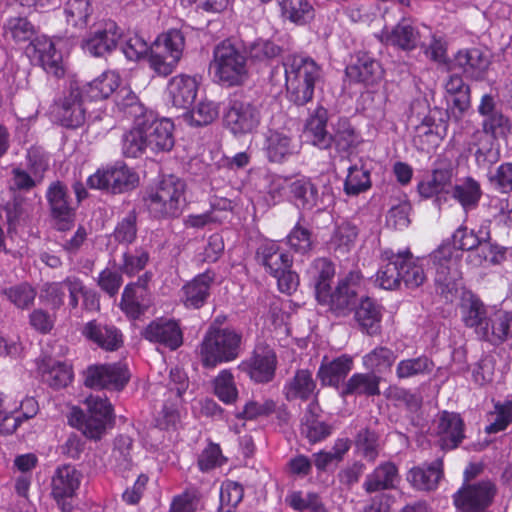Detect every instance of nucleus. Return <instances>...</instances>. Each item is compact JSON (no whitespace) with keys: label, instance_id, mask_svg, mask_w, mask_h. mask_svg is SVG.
<instances>
[{"label":"nucleus","instance_id":"f257e3e1","mask_svg":"<svg viewBox=\"0 0 512 512\" xmlns=\"http://www.w3.org/2000/svg\"><path fill=\"white\" fill-rule=\"evenodd\" d=\"M489 231L481 227L478 231L460 226L451 240H444L427 257H414L408 249L399 251L402 281L408 288L421 286L427 279L425 266L431 264L434 280L441 294L457 293L461 279L460 261L462 253L468 251L466 262L472 268L499 265L506 259L507 249L489 242Z\"/></svg>","mask_w":512,"mask_h":512},{"label":"nucleus","instance_id":"f03ea898","mask_svg":"<svg viewBox=\"0 0 512 512\" xmlns=\"http://www.w3.org/2000/svg\"><path fill=\"white\" fill-rule=\"evenodd\" d=\"M334 276V265L324 258L313 261L306 271V277L314 288L317 301L328 306L336 315H346L354 307L362 289V276L359 271H351L338 280L336 289L332 292L331 283Z\"/></svg>","mask_w":512,"mask_h":512},{"label":"nucleus","instance_id":"7ed1b4c3","mask_svg":"<svg viewBox=\"0 0 512 512\" xmlns=\"http://www.w3.org/2000/svg\"><path fill=\"white\" fill-rule=\"evenodd\" d=\"M284 68L289 99L297 105L309 102L321 76L320 67L309 57L291 55L285 59Z\"/></svg>","mask_w":512,"mask_h":512},{"label":"nucleus","instance_id":"20e7f679","mask_svg":"<svg viewBox=\"0 0 512 512\" xmlns=\"http://www.w3.org/2000/svg\"><path fill=\"white\" fill-rule=\"evenodd\" d=\"M241 342L242 335L233 329L210 327L200 346L203 365L215 367L235 360L240 354Z\"/></svg>","mask_w":512,"mask_h":512},{"label":"nucleus","instance_id":"39448f33","mask_svg":"<svg viewBox=\"0 0 512 512\" xmlns=\"http://www.w3.org/2000/svg\"><path fill=\"white\" fill-rule=\"evenodd\" d=\"M210 73L213 79L222 86L241 85L249 76L247 58L235 46L223 42L214 50Z\"/></svg>","mask_w":512,"mask_h":512},{"label":"nucleus","instance_id":"423d86ee","mask_svg":"<svg viewBox=\"0 0 512 512\" xmlns=\"http://www.w3.org/2000/svg\"><path fill=\"white\" fill-rule=\"evenodd\" d=\"M185 191L186 184L183 180L167 175L148 192L145 202L156 217H177L186 205Z\"/></svg>","mask_w":512,"mask_h":512},{"label":"nucleus","instance_id":"0eeeda50","mask_svg":"<svg viewBox=\"0 0 512 512\" xmlns=\"http://www.w3.org/2000/svg\"><path fill=\"white\" fill-rule=\"evenodd\" d=\"M86 411L73 408L69 423L81 429L85 436L91 439H100L106 429L113 424L114 414L111 403L107 398L99 395H90L85 400Z\"/></svg>","mask_w":512,"mask_h":512},{"label":"nucleus","instance_id":"6e6552de","mask_svg":"<svg viewBox=\"0 0 512 512\" xmlns=\"http://www.w3.org/2000/svg\"><path fill=\"white\" fill-rule=\"evenodd\" d=\"M272 190L278 193L279 197L288 195L298 208L307 211H321L333 202L331 194L323 192L319 195L317 188L306 177H279L275 179Z\"/></svg>","mask_w":512,"mask_h":512},{"label":"nucleus","instance_id":"1a4fd4ad","mask_svg":"<svg viewBox=\"0 0 512 512\" xmlns=\"http://www.w3.org/2000/svg\"><path fill=\"white\" fill-rule=\"evenodd\" d=\"M185 39L181 31L170 29L158 35L151 47L149 65L158 75L171 74L182 58Z\"/></svg>","mask_w":512,"mask_h":512},{"label":"nucleus","instance_id":"9d476101","mask_svg":"<svg viewBox=\"0 0 512 512\" xmlns=\"http://www.w3.org/2000/svg\"><path fill=\"white\" fill-rule=\"evenodd\" d=\"M224 124L235 136L254 132L261 122L259 109L242 96L230 98L224 111Z\"/></svg>","mask_w":512,"mask_h":512},{"label":"nucleus","instance_id":"9b49d317","mask_svg":"<svg viewBox=\"0 0 512 512\" xmlns=\"http://www.w3.org/2000/svg\"><path fill=\"white\" fill-rule=\"evenodd\" d=\"M138 182V174L120 161L98 169L87 180L90 188L107 190L112 193L131 190L137 186Z\"/></svg>","mask_w":512,"mask_h":512},{"label":"nucleus","instance_id":"f8f14e48","mask_svg":"<svg viewBox=\"0 0 512 512\" xmlns=\"http://www.w3.org/2000/svg\"><path fill=\"white\" fill-rule=\"evenodd\" d=\"M61 44L60 39L53 40L45 35H38L26 47V54L37 62L47 74L60 78L66 70L60 50Z\"/></svg>","mask_w":512,"mask_h":512},{"label":"nucleus","instance_id":"ddd939ff","mask_svg":"<svg viewBox=\"0 0 512 512\" xmlns=\"http://www.w3.org/2000/svg\"><path fill=\"white\" fill-rule=\"evenodd\" d=\"M437 110H431L421 119L411 117L409 122L413 127L412 141L421 151H429L436 147L447 132V123L442 119L437 121Z\"/></svg>","mask_w":512,"mask_h":512},{"label":"nucleus","instance_id":"4468645a","mask_svg":"<svg viewBox=\"0 0 512 512\" xmlns=\"http://www.w3.org/2000/svg\"><path fill=\"white\" fill-rule=\"evenodd\" d=\"M121 38L119 27L113 21L96 24L83 38V51L94 57H102L111 53Z\"/></svg>","mask_w":512,"mask_h":512},{"label":"nucleus","instance_id":"2eb2a0df","mask_svg":"<svg viewBox=\"0 0 512 512\" xmlns=\"http://www.w3.org/2000/svg\"><path fill=\"white\" fill-rule=\"evenodd\" d=\"M454 294H456L455 291H453L452 294H448V300L452 301ZM457 294H459L460 297L459 303L457 304V313L460 316L463 325L472 329L476 337L479 339L481 335L480 330L484 329L491 312L488 311L479 297L471 291L458 290Z\"/></svg>","mask_w":512,"mask_h":512},{"label":"nucleus","instance_id":"dca6fc26","mask_svg":"<svg viewBox=\"0 0 512 512\" xmlns=\"http://www.w3.org/2000/svg\"><path fill=\"white\" fill-rule=\"evenodd\" d=\"M276 367L277 357L274 350L262 345L256 346L251 356L238 365V369L255 383L270 382L274 378Z\"/></svg>","mask_w":512,"mask_h":512},{"label":"nucleus","instance_id":"f3484780","mask_svg":"<svg viewBox=\"0 0 512 512\" xmlns=\"http://www.w3.org/2000/svg\"><path fill=\"white\" fill-rule=\"evenodd\" d=\"M84 375L87 387L117 391L124 388L130 377L127 367L120 363L92 365Z\"/></svg>","mask_w":512,"mask_h":512},{"label":"nucleus","instance_id":"a211bd4d","mask_svg":"<svg viewBox=\"0 0 512 512\" xmlns=\"http://www.w3.org/2000/svg\"><path fill=\"white\" fill-rule=\"evenodd\" d=\"M90 101L81 89L78 81H72L67 94L64 95L61 103L57 107V118L61 124L69 128L81 126L86 119L85 104Z\"/></svg>","mask_w":512,"mask_h":512},{"label":"nucleus","instance_id":"6ab92c4d","mask_svg":"<svg viewBox=\"0 0 512 512\" xmlns=\"http://www.w3.org/2000/svg\"><path fill=\"white\" fill-rule=\"evenodd\" d=\"M455 176L456 172L453 164L448 161L439 160L431 175L419 182L418 192L423 198L437 197L438 200L446 199L452 188Z\"/></svg>","mask_w":512,"mask_h":512},{"label":"nucleus","instance_id":"aec40b11","mask_svg":"<svg viewBox=\"0 0 512 512\" xmlns=\"http://www.w3.org/2000/svg\"><path fill=\"white\" fill-rule=\"evenodd\" d=\"M171 387L168 391V398L163 404L161 414L157 419V424L161 428H168L175 425L180 419V405L182 395L188 387V380L183 371L172 369L170 371Z\"/></svg>","mask_w":512,"mask_h":512},{"label":"nucleus","instance_id":"412c9836","mask_svg":"<svg viewBox=\"0 0 512 512\" xmlns=\"http://www.w3.org/2000/svg\"><path fill=\"white\" fill-rule=\"evenodd\" d=\"M82 475L73 466L64 465L58 468L52 478V495L62 512H71L70 500L79 489Z\"/></svg>","mask_w":512,"mask_h":512},{"label":"nucleus","instance_id":"4be33fe9","mask_svg":"<svg viewBox=\"0 0 512 512\" xmlns=\"http://www.w3.org/2000/svg\"><path fill=\"white\" fill-rule=\"evenodd\" d=\"M263 150L271 162L281 163L297 154L300 144L286 128L268 129L264 135Z\"/></svg>","mask_w":512,"mask_h":512},{"label":"nucleus","instance_id":"5701e85b","mask_svg":"<svg viewBox=\"0 0 512 512\" xmlns=\"http://www.w3.org/2000/svg\"><path fill=\"white\" fill-rule=\"evenodd\" d=\"M142 122L145 123L147 144L152 152H164L172 149L174 146V124L170 119H157L150 111L142 117Z\"/></svg>","mask_w":512,"mask_h":512},{"label":"nucleus","instance_id":"b1692460","mask_svg":"<svg viewBox=\"0 0 512 512\" xmlns=\"http://www.w3.org/2000/svg\"><path fill=\"white\" fill-rule=\"evenodd\" d=\"M150 275L145 273L137 282L128 284L122 294L120 308L127 317L139 318L150 306L151 297L147 289Z\"/></svg>","mask_w":512,"mask_h":512},{"label":"nucleus","instance_id":"393cba45","mask_svg":"<svg viewBox=\"0 0 512 512\" xmlns=\"http://www.w3.org/2000/svg\"><path fill=\"white\" fill-rule=\"evenodd\" d=\"M495 486L490 481H481L474 485H468L460 489L454 495L455 506L464 511L471 512L484 509L491 504L495 496Z\"/></svg>","mask_w":512,"mask_h":512},{"label":"nucleus","instance_id":"a878e982","mask_svg":"<svg viewBox=\"0 0 512 512\" xmlns=\"http://www.w3.org/2000/svg\"><path fill=\"white\" fill-rule=\"evenodd\" d=\"M447 114L459 121L471 106L470 89L459 76H451L445 84Z\"/></svg>","mask_w":512,"mask_h":512},{"label":"nucleus","instance_id":"bb28decb","mask_svg":"<svg viewBox=\"0 0 512 512\" xmlns=\"http://www.w3.org/2000/svg\"><path fill=\"white\" fill-rule=\"evenodd\" d=\"M198 89L199 82L195 77L178 74L169 80L166 96L173 106L187 109L195 101Z\"/></svg>","mask_w":512,"mask_h":512},{"label":"nucleus","instance_id":"cd10ccee","mask_svg":"<svg viewBox=\"0 0 512 512\" xmlns=\"http://www.w3.org/2000/svg\"><path fill=\"white\" fill-rule=\"evenodd\" d=\"M51 213L59 230L69 229L74 221V208L67 199V191L61 183H53L47 191Z\"/></svg>","mask_w":512,"mask_h":512},{"label":"nucleus","instance_id":"c85d7f7f","mask_svg":"<svg viewBox=\"0 0 512 512\" xmlns=\"http://www.w3.org/2000/svg\"><path fill=\"white\" fill-rule=\"evenodd\" d=\"M481 331L480 340L500 345L512 337V311L496 310L490 313Z\"/></svg>","mask_w":512,"mask_h":512},{"label":"nucleus","instance_id":"c756f323","mask_svg":"<svg viewBox=\"0 0 512 512\" xmlns=\"http://www.w3.org/2000/svg\"><path fill=\"white\" fill-rule=\"evenodd\" d=\"M422 33L416 30L410 23L403 20L392 28L385 27L378 34V39L386 44L403 50L416 48Z\"/></svg>","mask_w":512,"mask_h":512},{"label":"nucleus","instance_id":"7c9ffc66","mask_svg":"<svg viewBox=\"0 0 512 512\" xmlns=\"http://www.w3.org/2000/svg\"><path fill=\"white\" fill-rule=\"evenodd\" d=\"M347 76L367 85L379 81L383 77L380 63L366 52H358L355 60L346 67Z\"/></svg>","mask_w":512,"mask_h":512},{"label":"nucleus","instance_id":"2f4dec72","mask_svg":"<svg viewBox=\"0 0 512 512\" xmlns=\"http://www.w3.org/2000/svg\"><path fill=\"white\" fill-rule=\"evenodd\" d=\"M145 339L164 345L171 350L182 344V333L173 320L157 319L150 323L144 331Z\"/></svg>","mask_w":512,"mask_h":512},{"label":"nucleus","instance_id":"473e14b6","mask_svg":"<svg viewBox=\"0 0 512 512\" xmlns=\"http://www.w3.org/2000/svg\"><path fill=\"white\" fill-rule=\"evenodd\" d=\"M401 255L392 250H385L380 259V266L376 273L375 282L385 290H393L399 287L402 281Z\"/></svg>","mask_w":512,"mask_h":512},{"label":"nucleus","instance_id":"72a5a7b5","mask_svg":"<svg viewBox=\"0 0 512 512\" xmlns=\"http://www.w3.org/2000/svg\"><path fill=\"white\" fill-rule=\"evenodd\" d=\"M439 443L443 449H453L462 441L463 421L459 414L442 412L437 420L436 427Z\"/></svg>","mask_w":512,"mask_h":512},{"label":"nucleus","instance_id":"f704fd0d","mask_svg":"<svg viewBox=\"0 0 512 512\" xmlns=\"http://www.w3.org/2000/svg\"><path fill=\"white\" fill-rule=\"evenodd\" d=\"M490 64V57L487 51L479 48H472L459 51L449 69L454 66L460 67L469 77L478 79L487 70Z\"/></svg>","mask_w":512,"mask_h":512},{"label":"nucleus","instance_id":"c9c22d12","mask_svg":"<svg viewBox=\"0 0 512 512\" xmlns=\"http://www.w3.org/2000/svg\"><path fill=\"white\" fill-rule=\"evenodd\" d=\"M327 120V110L323 107L316 108L305 124L303 130L305 141L321 149L328 148L331 144V136L326 130Z\"/></svg>","mask_w":512,"mask_h":512},{"label":"nucleus","instance_id":"e433bc0d","mask_svg":"<svg viewBox=\"0 0 512 512\" xmlns=\"http://www.w3.org/2000/svg\"><path fill=\"white\" fill-rule=\"evenodd\" d=\"M352 367L353 359L349 355H342L333 360L325 358L319 367L318 377L323 385L338 388Z\"/></svg>","mask_w":512,"mask_h":512},{"label":"nucleus","instance_id":"4c0bfd02","mask_svg":"<svg viewBox=\"0 0 512 512\" xmlns=\"http://www.w3.org/2000/svg\"><path fill=\"white\" fill-rule=\"evenodd\" d=\"M213 276L209 272L199 274L182 288V301L188 308H200L210 295Z\"/></svg>","mask_w":512,"mask_h":512},{"label":"nucleus","instance_id":"58836bf2","mask_svg":"<svg viewBox=\"0 0 512 512\" xmlns=\"http://www.w3.org/2000/svg\"><path fill=\"white\" fill-rule=\"evenodd\" d=\"M42 381L53 388L67 386L73 378L72 368L66 362L44 358L38 365Z\"/></svg>","mask_w":512,"mask_h":512},{"label":"nucleus","instance_id":"ea45409f","mask_svg":"<svg viewBox=\"0 0 512 512\" xmlns=\"http://www.w3.org/2000/svg\"><path fill=\"white\" fill-rule=\"evenodd\" d=\"M280 16L297 26H305L315 18V9L309 0H278Z\"/></svg>","mask_w":512,"mask_h":512},{"label":"nucleus","instance_id":"a19ab883","mask_svg":"<svg viewBox=\"0 0 512 512\" xmlns=\"http://www.w3.org/2000/svg\"><path fill=\"white\" fill-rule=\"evenodd\" d=\"M121 78L118 72L108 70L81 89L90 101L108 98L120 88Z\"/></svg>","mask_w":512,"mask_h":512},{"label":"nucleus","instance_id":"79ce46f5","mask_svg":"<svg viewBox=\"0 0 512 512\" xmlns=\"http://www.w3.org/2000/svg\"><path fill=\"white\" fill-rule=\"evenodd\" d=\"M83 335L106 350H115L122 344V334L112 326H101L95 321L88 322L83 328Z\"/></svg>","mask_w":512,"mask_h":512},{"label":"nucleus","instance_id":"37998d69","mask_svg":"<svg viewBox=\"0 0 512 512\" xmlns=\"http://www.w3.org/2000/svg\"><path fill=\"white\" fill-rule=\"evenodd\" d=\"M449 194L465 211H469L478 205L482 192L479 183L467 177L458 180Z\"/></svg>","mask_w":512,"mask_h":512},{"label":"nucleus","instance_id":"c03bdc74","mask_svg":"<svg viewBox=\"0 0 512 512\" xmlns=\"http://www.w3.org/2000/svg\"><path fill=\"white\" fill-rule=\"evenodd\" d=\"M355 318L364 332L376 334L382 319L381 306L370 298H364L356 309Z\"/></svg>","mask_w":512,"mask_h":512},{"label":"nucleus","instance_id":"a18cd8bd","mask_svg":"<svg viewBox=\"0 0 512 512\" xmlns=\"http://www.w3.org/2000/svg\"><path fill=\"white\" fill-rule=\"evenodd\" d=\"M442 477V461L436 460L431 465L424 467L412 468L408 475L407 480L413 487L418 490H433Z\"/></svg>","mask_w":512,"mask_h":512},{"label":"nucleus","instance_id":"49530a36","mask_svg":"<svg viewBox=\"0 0 512 512\" xmlns=\"http://www.w3.org/2000/svg\"><path fill=\"white\" fill-rule=\"evenodd\" d=\"M262 263L271 275H279V273L287 268H291V256L281 251L275 242H267L259 249Z\"/></svg>","mask_w":512,"mask_h":512},{"label":"nucleus","instance_id":"de8ad7c7","mask_svg":"<svg viewBox=\"0 0 512 512\" xmlns=\"http://www.w3.org/2000/svg\"><path fill=\"white\" fill-rule=\"evenodd\" d=\"M122 149L127 157L132 158L141 156L149 149L142 118L136 119L133 128L124 135Z\"/></svg>","mask_w":512,"mask_h":512},{"label":"nucleus","instance_id":"09e8293b","mask_svg":"<svg viewBox=\"0 0 512 512\" xmlns=\"http://www.w3.org/2000/svg\"><path fill=\"white\" fill-rule=\"evenodd\" d=\"M332 141L339 152H350L362 143V137L348 119L341 118L335 124Z\"/></svg>","mask_w":512,"mask_h":512},{"label":"nucleus","instance_id":"8fccbe9b","mask_svg":"<svg viewBox=\"0 0 512 512\" xmlns=\"http://www.w3.org/2000/svg\"><path fill=\"white\" fill-rule=\"evenodd\" d=\"M379 381L380 378L373 373H356L347 381L342 394L378 395Z\"/></svg>","mask_w":512,"mask_h":512},{"label":"nucleus","instance_id":"3c124183","mask_svg":"<svg viewBox=\"0 0 512 512\" xmlns=\"http://www.w3.org/2000/svg\"><path fill=\"white\" fill-rule=\"evenodd\" d=\"M4 36L16 44H31L37 37L34 26L24 17L9 18L4 25Z\"/></svg>","mask_w":512,"mask_h":512},{"label":"nucleus","instance_id":"603ef678","mask_svg":"<svg viewBox=\"0 0 512 512\" xmlns=\"http://www.w3.org/2000/svg\"><path fill=\"white\" fill-rule=\"evenodd\" d=\"M316 389V383L312 374L307 370H299L294 378L285 386V394L289 400L308 399L313 395Z\"/></svg>","mask_w":512,"mask_h":512},{"label":"nucleus","instance_id":"864d4df0","mask_svg":"<svg viewBox=\"0 0 512 512\" xmlns=\"http://www.w3.org/2000/svg\"><path fill=\"white\" fill-rule=\"evenodd\" d=\"M213 390L217 398L224 404H234L238 399V388L234 375L228 369L221 370L213 379Z\"/></svg>","mask_w":512,"mask_h":512},{"label":"nucleus","instance_id":"5fc2aeb1","mask_svg":"<svg viewBox=\"0 0 512 512\" xmlns=\"http://www.w3.org/2000/svg\"><path fill=\"white\" fill-rule=\"evenodd\" d=\"M397 477L396 466L390 462L384 463L367 477L365 488L368 492L391 488L394 486Z\"/></svg>","mask_w":512,"mask_h":512},{"label":"nucleus","instance_id":"6e6d98bb","mask_svg":"<svg viewBox=\"0 0 512 512\" xmlns=\"http://www.w3.org/2000/svg\"><path fill=\"white\" fill-rule=\"evenodd\" d=\"M357 235L356 226L349 222H341L330 239V248L338 253H347L354 246Z\"/></svg>","mask_w":512,"mask_h":512},{"label":"nucleus","instance_id":"4d7b16f0","mask_svg":"<svg viewBox=\"0 0 512 512\" xmlns=\"http://www.w3.org/2000/svg\"><path fill=\"white\" fill-rule=\"evenodd\" d=\"M219 115L218 105L211 100H201L186 114V120L194 126L211 124Z\"/></svg>","mask_w":512,"mask_h":512},{"label":"nucleus","instance_id":"13d9d810","mask_svg":"<svg viewBox=\"0 0 512 512\" xmlns=\"http://www.w3.org/2000/svg\"><path fill=\"white\" fill-rule=\"evenodd\" d=\"M116 106L120 111L136 119L144 117L149 111L139 103L136 94L129 87H120L114 96Z\"/></svg>","mask_w":512,"mask_h":512},{"label":"nucleus","instance_id":"bf43d9fd","mask_svg":"<svg viewBox=\"0 0 512 512\" xmlns=\"http://www.w3.org/2000/svg\"><path fill=\"white\" fill-rule=\"evenodd\" d=\"M410 211L411 206L405 195L393 200L386 215L387 226L398 230L408 227Z\"/></svg>","mask_w":512,"mask_h":512},{"label":"nucleus","instance_id":"052dcab7","mask_svg":"<svg viewBox=\"0 0 512 512\" xmlns=\"http://www.w3.org/2000/svg\"><path fill=\"white\" fill-rule=\"evenodd\" d=\"M483 133L494 140L507 139L512 132V123L508 117L501 112L484 118L482 122Z\"/></svg>","mask_w":512,"mask_h":512},{"label":"nucleus","instance_id":"680f3d73","mask_svg":"<svg viewBox=\"0 0 512 512\" xmlns=\"http://www.w3.org/2000/svg\"><path fill=\"white\" fill-rule=\"evenodd\" d=\"M396 359L394 352L386 347H377L363 357V365L372 372L389 369Z\"/></svg>","mask_w":512,"mask_h":512},{"label":"nucleus","instance_id":"e2e57ef3","mask_svg":"<svg viewBox=\"0 0 512 512\" xmlns=\"http://www.w3.org/2000/svg\"><path fill=\"white\" fill-rule=\"evenodd\" d=\"M243 487L234 481L226 480L220 488V512H234L243 498Z\"/></svg>","mask_w":512,"mask_h":512},{"label":"nucleus","instance_id":"0e129e2a","mask_svg":"<svg viewBox=\"0 0 512 512\" xmlns=\"http://www.w3.org/2000/svg\"><path fill=\"white\" fill-rule=\"evenodd\" d=\"M91 14L88 0H69L65 6V15L68 24L83 28Z\"/></svg>","mask_w":512,"mask_h":512},{"label":"nucleus","instance_id":"69168bd1","mask_svg":"<svg viewBox=\"0 0 512 512\" xmlns=\"http://www.w3.org/2000/svg\"><path fill=\"white\" fill-rule=\"evenodd\" d=\"M433 368L434 363L427 357L422 356L400 361L396 368V374L399 378H409L419 374L430 373Z\"/></svg>","mask_w":512,"mask_h":512},{"label":"nucleus","instance_id":"338daca9","mask_svg":"<svg viewBox=\"0 0 512 512\" xmlns=\"http://www.w3.org/2000/svg\"><path fill=\"white\" fill-rule=\"evenodd\" d=\"M131 446L132 440L127 436H120L115 441L112 459L115 462V468L119 472L129 471L133 466V460L130 454Z\"/></svg>","mask_w":512,"mask_h":512},{"label":"nucleus","instance_id":"774afa93","mask_svg":"<svg viewBox=\"0 0 512 512\" xmlns=\"http://www.w3.org/2000/svg\"><path fill=\"white\" fill-rule=\"evenodd\" d=\"M491 423L486 427L487 433L503 431L512 422V401L497 403L490 414Z\"/></svg>","mask_w":512,"mask_h":512}]
</instances>
